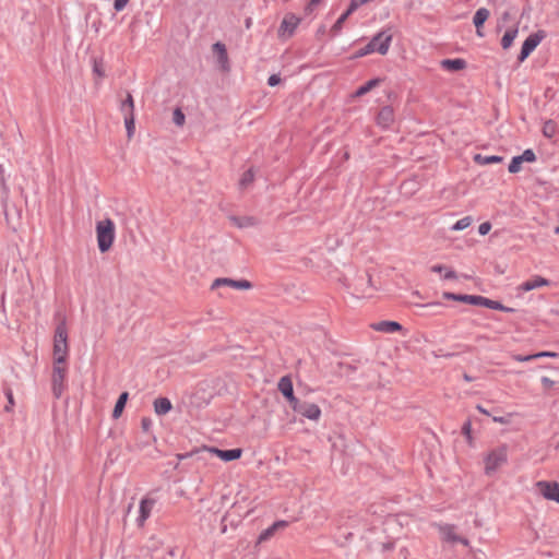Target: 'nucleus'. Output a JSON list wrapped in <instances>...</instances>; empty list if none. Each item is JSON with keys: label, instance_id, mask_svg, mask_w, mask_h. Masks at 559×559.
<instances>
[{"label": "nucleus", "instance_id": "1", "mask_svg": "<svg viewBox=\"0 0 559 559\" xmlns=\"http://www.w3.org/2000/svg\"><path fill=\"white\" fill-rule=\"evenodd\" d=\"M69 355L68 332L63 318L55 330L53 335V362L67 364Z\"/></svg>", "mask_w": 559, "mask_h": 559}, {"label": "nucleus", "instance_id": "2", "mask_svg": "<svg viewBox=\"0 0 559 559\" xmlns=\"http://www.w3.org/2000/svg\"><path fill=\"white\" fill-rule=\"evenodd\" d=\"M392 41V34L386 31L379 32L364 47L354 53V58H360L371 52H379L380 55H386Z\"/></svg>", "mask_w": 559, "mask_h": 559}, {"label": "nucleus", "instance_id": "3", "mask_svg": "<svg viewBox=\"0 0 559 559\" xmlns=\"http://www.w3.org/2000/svg\"><path fill=\"white\" fill-rule=\"evenodd\" d=\"M116 229L115 224L110 218L98 221L96 224V237L98 249L102 253L107 252L115 240Z\"/></svg>", "mask_w": 559, "mask_h": 559}, {"label": "nucleus", "instance_id": "4", "mask_svg": "<svg viewBox=\"0 0 559 559\" xmlns=\"http://www.w3.org/2000/svg\"><path fill=\"white\" fill-rule=\"evenodd\" d=\"M508 461V447L501 444L489 451L485 459V474L491 475Z\"/></svg>", "mask_w": 559, "mask_h": 559}, {"label": "nucleus", "instance_id": "5", "mask_svg": "<svg viewBox=\"0 0 559 559\" xmlns=\"http://www.w3.org/2000/svg\"><path fill=\"white\" fill-rule=\"evenodd\" d=\"M200 453L214 454L225 462H230V461L240 459L241 454H242V450L239 448L230 449V450H221L217 448L203 447L202 449H199L194 452L187 453L185 455H180L179 457L185 459V457L192 456L194 454H200Z\"/></svg>", "mask_w": 559, "mask_h": 559}, {"label": "nucleus", "instance_id": "6", "mask_svg": "<svg viewBox=\"0 0 559 559\" xmlns=\"http://www.w3.org/2000/svg\"><path fill=\"white\" fill-rule=\"evenodd\" d=\"M67 371H68L67 364L53 362L51 385H52V394L56 399H60V396L63 393Z\"/></svg>", "mask_w": 559, "mask_h": 559}, {"label": "nucleus", "instance_id": "7", "mask_svg": "<svg viewBox=\"0 0 559 559\" xmlns=\"http://www.w3.org/2000/svg\"><path fill=\"white\" fill-rule=\"evenodd\" d=\"M290 407L295 413L310 420H319V418L321 417V409L314 403H309L307 401L298 399L297 402L293 404Z\"/></svg>", "mask_w": 559, "mask_h": 559}, {"label": "nucleus", "instance_id": "8", "mask_svg": "<svg viewBox=\"0 0 559 559\" xmlns=\"http://www.w3.org/2000/svg\"><path fill=\"white\" fill-rule=\"evenodd\" d=\"M301 19L294 13H286L277 31L280 39L290 38L298 27Z\"/></svg>", "mask_w": 559, "mask_h": 559}, {"label": "nucleus", "instance_id": "9", "mask_svg": "<svg viewBox=\"0 0 559 559\" xmlns=\"http://www.w3.org/2000/svg\"><path fill=\"white\" fill-rule=\"evenodd\" d=\"M544 37L545 34L543 31L531 34L522 45L521 51L518 56L519 62H523L535 50Z\"/></svg>", "mask_w": 559, "mask_h": 559}, {"label": "nucleus", "instance_id": "10", "mask_svg": "<svg viewBox=\"0 0 559 559\" xmlns=\"http://www.w3.org/2000/svg\"><path fill=\"white\" fill-rule=\"evenodd\" d=\"M539 492L547 500H552L559 503V484L556 481L540 480L536 484Z\"/></svg>", "mask_w": 559, "mask_h": 559}, {"label": "nucleus", "instance_id": "11", "mask_svg": "<svg viewBox=\"0 0 559 559\" xmlns=\"http://www.w3.org/2000/svg\"><path fill=\"white\" fill-rule=\"evenodd\" d=\"M212 51L214 55H216L217 64H218L219 69L223 72H228L230 70V64H229L226 46L223 43L217 41V43L213 44Z\"/></svg>", "mask_w": 559, "mask_h": 559}, {"label": "nucleus", "instance_id": "12", "mask_svg": "<svg viewBox=\"0 0 559 559\" xmlns=\"http://www.w3.org/2000/svg\"><path fill=\"white\" fill-rule=\"evenodd\" d=\"M278 391L283 394V396L287 400L289 405L292 406L297 402L299 397H296L294 394L293 381L288 376H284L280 379L277 383Z\"/></svg>", "mask_w": 559, "mask_h": 559}, {"label": "nucleus", "instance_id": "13", "mask_svg": "<svg viewBox=\"0 0 559 559\" xmlns=\"http://www.w3.org/2000/svg\"><path fill=\"white\" fill-rule=\"evenodd\" d=\"M221 286H230L237 289H249L252 287V284L247 280H231L227 277H219L212 283L211 288L215 289Z\"/></svg>", "mask_w": 559, "mask_h": 559}, {"label": "nucleus", "instance_id": "14", "mask_svg": "<svg viewBox=\"0 0 559 559\" xmlns=\"http://www.w3.org/2000/svg\"><path fill=\"white\" fill-rule=\"evenodd\" d=\"M443 538L450 543H461L464 546H469V540L465 537H461L455 533V525L444 524L439 527Z\"/></svg>", "mask_w": 559, "mask_h": 559}, {"label": "nucleus", "instance_id": "15", "mask_svg": "<svg viewBox=\"0 0 559 559\" xmlns=\"http://www.w3.org/2000/svg\"><path fill=\"white\" fill-rule=\"evenodd\" d=\"M156 500L151 497H145L140 502V515L138 518L139 526H143L145 521L150 518L153 507Z\"/></svg>", "mask_w": 559, "mask_h": 559}, {"label": "nucleus", "instance_id": "16", "mask_svg": "<svg viewBox=\"0 0 559 559\" xmlns=\"http://www.w3.org/2000/svg\"><path fill=\"white\" fill-rule=\"evenodd\" d=\"M394 122V111L391 106H384L377 116L378 126L388 129Z\"/></svg>", "mask_w": 559, "mask_h": 559}, {"label": "nucleus", "instance_id": "17", "mask_svg": "<svg viewBox=\"0 0 559 559\" xmlns=\"http://www.w3.org/2000/svg\"><path fill=\"white\" fill-rule=\"evenodd\" d=\"M355 290L360 297H371V276L366 273L357 278Z\"/></svg>", "mask_w": 559, "mask_h": 559}, {"label": "nucleus", "instance_id": "18", "mask_svg": "<svg viewBox=\"0 0 559 559\" xmlns=\"http://www.w3.org/2000/svg\"><path fill=\"white\" fill-rule=\"evenodd\" d=\"M371 329L383 333H395L403 330V326L396 321H379L372 323Z\"/></svg>", "mask_w": 559, "mask_h": 559}, {"label": "nucleus", "instance_id": "19", "mask_svg": "<svg viewBox=\"0 0 559 559\" xmlns=\"http://www.w3.org/2000/svg\"><path fill=\"white\" fill-rule=\"evenodd\" d=\"M489 15H490V12L486 8H479L474 14L473 23L476 27V34L479 37L484 36L481 28H483L485 22L488 20Z\"/></svg>", "mask_w": 559, "mask_h": 559}, {"label": "nucleus", "instance_id": "20", "mask_svg": "<svg viewBox=\"0 0 559 559\" xmlns=\"http://www.w3.org/2000/svg\"><path fill=\"white\" fill-rule=\"evenodd\" d=\"M440 64H441L442 69L450 71V72L461 71L466 68V61L461 58L443 59Z\"/></svg>", "mask_w": 559, "mask_h": 559}, {"label": "nucleus", "instance_id": "21", "mask_svg": "<svg viewBox=\"0 0 559 559\" xmlns=\"http://www.w3.org/2000/svg\"><path fill=\"white\" fill-rule=\"evenodd\" d=\"M548 284H549L548 280H546V278H544L542 276L536 275L533 278L522 283L520 285V289L523 290V292H530V290H533L535 288H538V287H542V286H546Z\"/></svg>", "mask_w": 559, "mask_h": 559}, {"label": "nucleus", "instance_id": "22", "mask_svg": "<svg viewBox=\"0 0 559 559\" xmlns=\"http://www.w3.org/2000/svg\"><path fill=\"white\" fill-rule=\"evenodd\" d=\"M173 408V404L167 397H158L154 401V411L157 415H166Z\"/></svg>", "mask_w": 559, "mask_h": 559}, {"label": "nucleus", "instance_id": "23", "mask_svg": "<svg viewBox=\"0 0 559 559\" xmlns=\"http://www.w3.org/2000/svg\"><path fill=\"white\" fill-rule=\"evenodd\" d=\"M128 399H129V393L128 392H122L116 404H115V407H114V411H112V418L114 419H118L122 413H123V409L126 407V404L128 402Z\"/></svg>", "mask_w": 559, "mask_h": 559}, {"label": "nucleus", "instance_id": "24", "mask_svg": "<svg viewBox=\"0 0 559 559\" xmlns=\"http://www.w3.org/2000/svg\"><path fill=\"white\" fill-rule=\"evenodd\" d=\"M229 219L239 228H246L257 224V219L252 216H230Z\"/></svg>", "mask_w": 559, "mask_h": 559}, {"label": "nucleus", "instance_id": "25", "mask_svg": "<svg viewBox=\"0 0 559 559\" xmlns=\"http://www.w3.org/2000/svg\"><path fill=\"white\" fill-rule=\"evenodd\" d=\"M380 83H381V79H379V78L371 79L368 82H366L365 84H362L361 86H359L357 88V91L355 92L354 96L355 97H360L362 95H366L372 88L377 87Z\"/></svg>", "mask_w": 559, "mask_h": 559}, {"label": "nucleus", "instance_id": "26", "mask_svg": "<svg viewBox=\"0 0 559 559\" xmlns=\"http://www.w3.org/2000/svg\"><path fill=\"white\" fill-rule=\"evenodd\" d=\"M518 35V27H512L506 31L504 35L501 38V46L503 49H508L512 46L515 37Z\"/></svg>", "mask_w": 559, "mask_h": 559}, {"label": "nucleus", "instance_id": "27", "mask_svg": "<svg viewBox=\"0 0 559 559\" xmlns=\"http://www.w3.org/2000/svg\"><path fill=\"white\" fill-rule=\"evenodd\" d=\"M474 160L479 165H488L501 163L503 157L498 155L484 156L481 154H476Z\"/></svg>", "mask_w": 559, "mask_h": 559}, {"label": "nucleus", "instance_id": "28", "mask_svg": "<svg viewBox=\"0 0 559 559\" xmlns=\"http://www.w3.org/2000/svg\"><path fill=\"white\" fill-rule=\"evenodd\" d=\"M253 181H254V173H253L252 168H250L242 174V176L239 180V188L241 190H245V189L249 188L253 183Z\"/></svg>", "mask_w": 559, "mask_h": 559}, {"label": "nucleus", "instance_id": "29", "mask_svg": "<svg viewBox=\"0 0 559 559\" xmlns=\"http://www.w3.org/2000/svg\"><path fill=\"white\" fill-rule=\"evenodd\" d=\"M120 110L126 116L127 114H134V100L131 93H127V97L120 104Z\"/></svg>", "mask_w": 559, "mask_h": 559}, {"label": "nucleus", "instance_id": "30", "mask_svg": "<svg viewBox=\"0 0 559 559\" xmlns=\"http://www.w3.org/2000/svg\"><path fill=\"white\" fill-rule=\"evenodd\" d=\"M557 122L554 121V120H547L545 121L544 126H543V134L544 136L548 138V139H551L556 132H557Z\"/></svg>", "mask_w": 559, "mask_h": 559}, {"label": "nucleus", "instance_id": "31", "mask_svg": "<svg viewBox=\"0 0 559 559\" xmlns=\"http://www.w3.org/2000/svg\"><path fill=\"white\" fill-rule=\"evenodd\" d=\"M124 126L127 129L128 138H132L135 130L134 114H127L124 117Z\"/></svg>", "mask_w": 559, "mask_h": 559}, {"label": "nucleus", "instance_id": "32", "mask_svg": "<svg viewBox=\"0 0 559 559\" xmlns=\"http://www.w3.org/2000/svg\"><path fill=\"white\" fill-rule=\"evenodd\" d=\"M93 73L98 78L103 79L105 76V64L103 59L95 58L93 60Z\"/></svg>", "mask_w": 559, "mask_h": 559}, {"label": "nucleus", "instance_id": "33", "mask_svg": "<svg viewBox=\"0 0 559 559\" xmlns=\"http://www.w3.org/2000/svg\"><path fill=\"white\" fill-rule=\"evenodd\" d=\"M468 296L469 295L455 294V293H450V292H444L443 295H442V297L445 300H454V301H460V302H464V304H467Z\"/></svg>", "mask_w": 559, "mask_h": 559}, {"label": "nucleus", "instance_id": "34", "mask_svg": "<svg viewBox=\"0 0 559 559\" xmlns=\"http://www.w3.org/2000/svg\"><path fill=\"white\" fill-rule=\"evenodd\" d=\"M348 19L347 14H342L337 20L336 22L334 23V25L331 27V34L333 36L337 35L342 27H343V24L345 23V21Z\"/></svg>", "mask_w": 559, "mask_h": 559}, {"label": "nucleus", "instance_id": "35", "mask_svg": "<svg viewBox=\"0 0 559 559\" xmlns=\"http://www.w3.org/2000/svg\"><path fill=\"white\" fill-rule=\"evenodd\" d=\"M472 224V218L469 216H465L459 219L453 226L452 230H463L467 228Z\"/></svg>", "mask_w": 559, "mask_h": 559}, {"label": "nucleus", "instance_id": "36", "mask_svg": "<svg viewBox=\"0 0 559 559\" xmlns=\"http://www.w3.org/2000/svg\"><path fill=\"white\" fill-rule=\"evenodd\" d=\"M522 160L519 156H514L512 159H511V163L509 164V173L511 174H516L521 170V166H522Z\"/></svg>", "mask_w": 559, "mask_h": 559}, {"label": "nucleus", "instance_id": "37", "mask_svg": "<svg viewBox=\"0 0 559 559\" xmlns=\"http://www.w3.org/2000/svg\"><path fill=\"white\" fill-rule=\"evenodd\" d=\"M185 120H186V117H185V114L182 112V110L180 108H176L174 110V115H173L174 123L181 127L185 124Z\"/></svg>", "mask_w": 559, "mask_h": 559}, {"label": "nucleus", "instance_id": "38", "mask_svg": "<svg viewBox=\"0 0 559 559\" xmlns=\"http://www.w3.org/2000/svg\"><path fill=\"white\" fill-rule=\"evenodd\" d=\"M519 157L522 162L533 163L536 160V155L531 148L525 150Z\"/></svg>", "mask_w": 559, "mask_h": 559}, {"label": "nucleus", "instance_id": "39", "mask_svg": "<svg viewBox=\"0 0 559 559\" xmlns=\"http://www.w3.org/2000/svg\"><path fill=\"white\" fill-rule=\"evenodd\" d=\"M275 527H273L272 525L270 527H267L266 530H264L260 535H259V538H258V542L259 543H262V542H265L269 538H271L274 533H275Z\"/></svg>", "mask_w": 559, "mask_h": 559}, {"label": "nucleus", "instance_id": "40", "mask_svg": "<svg viewBox=\"0 0 559 559\" xmlns=\"http://www.w3.org/2000/svg\"><path fill=\"white\" fill-rule=\"evenodd\" d=\"M462 433L466 437L469 444H472V424L466 420L462 426Z\"/></svg>", "mask_w": 559, "mask_h": 559}, {"label": "nucleus", "instance_id": "41", "mask_svg": "<svg viewBox=\"0 0 559 559\" xmlns=\"http://www.w3.org/2000/svg\"><path fill=\"white\" fill-rule=\"evenodd\" d=\"M490 309L499 310V311H503V312H514L515 311V309L507 307L497 300H492Z\"/></svg>", "mask_w": 559, "mask_h": 559}, {"label": "nucleus", "instance_id": "42", "mask_svg": "<svg viewBox=\"0 0 559 559\" xmlns=\"http://www.w3.org/2000/svg\"><path fill=\"white\" fill-rule=\"evenodd\" d=\"M419 307L432 309L433 313H438L439 310L444 307V305L442 302H439V301H433V302H428V304H425V305H420Z\"/></svg>", "mask_w": 559, "mask_h": 559}, {"label": "nucleus", "instance_id": "43", "mask_svg": "<svg viewBox=\"0 0 559 559\" xmlns=\"http://www.w3.org/2000/svg\"><path fill=\"white\" fill-rule=\"evenodd\" d=\"M362 4L358 0H350V3L344 14H347L349 17Z\"/></svg>", "mask_w": 559, "mask_h": 559}, {"label": "nucleus", "instance_id": "44", "mask_svg": "<svg viewBox=\"0 0 559 559\" xmlns=\"http://www.w3.org/2000/svg\"><path fill=\"white\" fill-rule=\"evenodd\" d=\"M0 185H1V188L3 191V194L7 197L8 192H9V188L5 183L4 169H3L2 165H0Z\"/></svg>", "mask_w": 559, "mask_h": 559}, {"label": "nucleus", "instance_id": "45", "mask_svg": "<svg viewBox=\"0 0 559 559\" xmlns=\"http://www.w3.org/2000/svg\"><path fill=\"white\" fill-rule=\"evenodd\" d=\"M512 358H513L515 361L524 362V361H531V360L536 359V356H535V354L526 355V356H523V355L516 354V355H513V356H512Z\"/></svg>", "mask_w": 559, "mask_h": 559}, {"label": "nucleus", "instance_id": "46", "mask_svg": "<svg viewBox=\"0 0 559 559\" xmlns=\"http://www.w3.org/2000/svg\"><path fill=\"white\" fill-rule=\"evenodd\" d=\"M491 229V224L489 222L481 223L478 227V233L481 236L487 235Z\"/></svg>", "mask_w": 559, "mask_h": 559}, {"label": "nucleus", "instance_id": "47", "mask_svg": "<svg viewBox=\"0 0 559 559\" xmlns=\"http://www.w3.org/2000/svg\"><path fill=\"white\" fill-rule=\"evenodd\" d=\"M152 427V420L148 417H143L141 419V428L144 432H148Z\"/></svg>", "mask_w": 559, "mask_h": 559}, {"label": "nucleus", "instance_id": "48", "mask_svg": "<svg viewBox=\"0 0 559 559\" xmlns=\"http://www.w3.org/2000/svg\"><path fill=\"white\" fill-rule=\"evenodd\" d=\"M481 297L483 296H479V295H469L467 304L473 305V306H480Z\"/></svg>", "mask_w": 559, "mask_h": 559}, {"label": "nucleus", "instance_id": "49", "mask_svg": "<svg viewBox=\"0 0 559 559\" xmlns=\"http://www.w3.org/2000/svg\"><path fill=\"white\" fill-rule=\"evenodd\" d=\"M281 83V76L278 74H272L267 79V84L272 87L278 85Z\"/></svg>", "mask_w": 559, "mask_h": 559}, {"label": "nucleus", "instance_id": "50", "mask_svg": "<svg viewBox=\"0 0 559 559\" xmlns=\"http://www.w3.org/2000/svg\"><path fill=\"white\" fill-rule=\"evenodd\" d=\"M129 0H114V9L119 12L124 9Z\"/></svg>", "mask_w": 559, "mask_h": 559}, {"label": "nucleus", "instance_id": "51", "mask_svg": "<svg viewBox=\"0 0 559 559\" xmlns=\"http://www.w3.org/2000/svg\"><path fill=\"white\" fill-rule=\"evenodd\" d=\"M7 397H8V402H9V404L4 407V409H5L7 412H10V411H11V408H12V406L14 405L13 394H12L11 390H8V391H7Z\"/></svg>", "mask_w": 559, "mask_h": 559}, {"label": "nucleus", "instance_id": "52", "mask_svg": "<svg viewBox=\"0 0 559 559\" xmlns=\"http://www.w3.org/2000/svg\"><path fill=\"white\" fill-rule=\"evenodd\" d=\"M536 359L542 357H558L559 354L555 352H539L535 354Z\"/></svg>", "mask_w": 559, "mask_h": 559}, {"label": "nucleus", "instance_id": "53", "mask_svg": "<svg viewBox=\"0 0 559 559\" xmlns=\"http://www.w3.org/2000/svg\"><path fill=\"white\" fill-rule=\"evenodd\" d=\"M540 381L546 390H549L555 384V381H552L548 377H543Z\"/></svg>", "mask_w": 559, "mask_h": 559}, {"label": "nucleus", "instance_id": "54", "mask_svg": "<svg viewBox=\"0 0 559 559\" xmlns=\"http://www.w3.org/2000/svg\"><path fill=\"white\" fill-rule=\"evenodd\" d=\"M447 266L442 265V264H437V265H433L431 267V271L435 272V273H441L443 271H447Z\"/></svg>", "mask_w": 559, "mask_h": 559}, {"label": "nucleus", "instance_id": "55", "mask_svg": "<svg viewBox=\"0 0 559 559\" xmlns=\"http://www.w3.org/2000/svg\"><path fill=\"white\" fill-rule=\"evenodd\" d=\"M491 304H492V299L486 298L484 296L481 297V302H480L481 307L491 308Z\"/></svg>", "mask_w": 559, "mask_h": 559}, {"label": "nucleus", "instance_id": "56", "mask_svg": "<svg viewBox=\"0 0 559 559\" xmlns=\"http://www.w3.org/2000/svg\"><path fill=\"white\" fill-rule=\"evenodd\" d=\"M457 276H456V273L452 270H447L445 274H444V278L445 280H455Z\"/></svg>", "mask_w": 559, "mask_h": 559}, {"label": "nucleus", "instance_id": "57", "mask_svg": "<svg viewBox=\"0 0 559 559\" xmlns=\"http://www.w3.org/2000/svg\"><path fill=\"white\" fill-rule=\"evenodd\" d=\"M286 525H287L286 521H277V522L272 524V526L275 527V530H278L281 527H285Z\"/></svg>", "mask_w": 559, "mask_h": 559}, {"label": "nucleus", "instance_id": "58", "mask_svg": "<svg viewBox=\"0 0 559 559\" xmlns=\"http://www.w3.org/2000/svg\"><path fill=\"white\" fill-rule=\"evenodd\" d=\"M321 1L322 0H310L307 5V10L311 11L313 7L318 5Z\"/></svg>", "mask_w": 559, "mask_h": 559}, {"label": "nucleus", "instance_id": "59", "mask_svg": "<svg viewBox=\"0 0 559 559\" xmlns=\"http://www.w3.org/2000/svg\"><path fill=\"white\" fill-rule=\"evenodd\" d=\"M493 421L500 423V424H508L509 423L508 418H506L503 416L493 417Z\"/></svg>", "mask_w": 559, "mask_h": 559}, {"label": "nucleus", "instance_id": "60", "mask_svg": "<svg viewBox=\"0 0 559 559\" xmlns=\"http://www.w3.org/2000/svg\"><path fill=\"white\" fill-rule=\"evenodd\" d=\"M480 413L485 414V415H489V413L481 406V405H477L476 407Z\"/></svg>", "mask_w": 559, "mask_h": 559}, {"label": "nucleus", "instance_id": "61", "mask_svg": "<svg viewBox=\"0 0 559 559\" xmlns=\"http://www.w3.org/2000/svg\"><path fill=\"white\" fill-rule=\"evenodd\" d=\"M501 19H502V21H503V22H507V21L510 19V13H509V12H504V13L502 14V17H501Z\"/></svg>", "mask_w": 559, "mask_h": 559}, {"label": "nucleus", "instance_id": "62", "mask_svg": "<svg viewBox=\"0 0 559 559\" xmlns=\"http://www.w3.org/2000/svg\"><path fill=\"white\" fill-rule=\"evenodd\" d=\"M463 379H464L465 381H467V382H471V381H473V380H474V378H472V377H471L469 374H467V373H464V374H463Z\"/></svg>", "mask_w": 559, "mask_h": 559}, {"label": "nucleus", "instance_id": "63", "mask_svg": "<svg viewBox=\"0 0 559 559\" xmlns=\"http://www.w3.org/2000/svg\"><path fill=\"white\" fill-rule=\"evenodd\" d=\"M4 215H5L7 222L9 223L10 222V219H9V212H8V209H7L5 205H4Z\"/></svg>", "mask_w": 559, "mask_h": 559}, {"label": "nucleus", "instance_id": "64", "mask_svg": "<svg viewBox=\"0 0 559 559\" xmlns=\"http://www.w3.org/2000/svg\"><path fill=\"white\" fill-rule=\"evenodd\" d=\"M555 234H559V225L555 228Z\"/></svg>", "mask_w": 559, "mask_h": 559}]
</instances>
